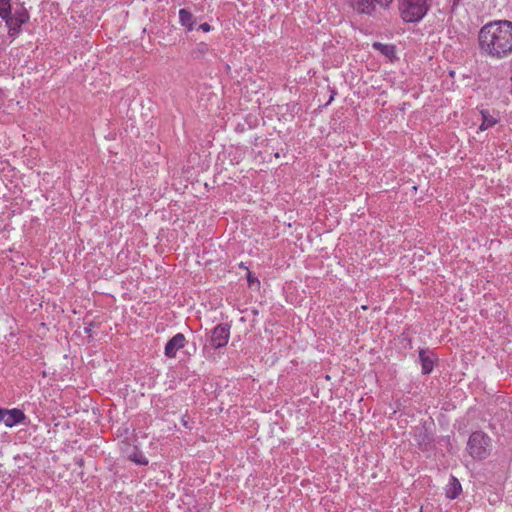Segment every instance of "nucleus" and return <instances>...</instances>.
<instances>
[{
    "label": "nucleus",
    "mask_w": 512,
    "mask_h": 512,
    "mask_svg": "<svg viewBox=\"0 0 512 512\" xmlns=\"http://www.w3.org/2000/svg\"><path fill=\"white\" fill-rule=\"evenodd\" d=\"M480 54L492 60H502L512 54V22L491 21L481 27L478 33Z\"/></svg>",
    "instance_id": "nucleus-1"
},
{
    "label": "nucleus",
    "mask_w": 512,
    "mask_h": 512,
    "mask_svg": "<svg viewBox=\"0 0 512 512\" xmlns=\"http://www.w3.org/2000/svg\"><path fill=\"white\" fill-rule=\"evenodd\" d=\"M466 449L473 459L483 460L492 451V439L483 431H475L469 436Z\"/></svg>",
    "instance_id": "nucleus-2"
},
{
    "label": "nucleus",
    "mask_w": 512,
    "mask_h": 512,
    "mask_svg": "<svg viewBox=\"0 0 512 512\" xmlns=\"http://www.w3.org/2000/svg\"><path fill=\"white\" fill-rule=\"evenodd\" d=\"M428 4L426 0H400L399 10L405 22L416 23L427 14Z\"/></svg>",
    "instance_id": "nucleus-3"
},
{
    "label": "nucleus",
    "mask_w": 512,
    "mask_h": 512,
    "mask_svg": "<svg viewBox=\"0 0 512 512\" xmlns=\"http://www.w3.org/2000/svg\"><path fill=\"white\" fill-rule=\"evenodd\" d=\"M231 326L228 323H220L216 325L212 330L209 337V345L213 349H219L225 347L228 344L230 338Z\"/></svg>",
    "instance_id": "nucleus-4"
},
{
    "label": "nucleus",
    "mask_w": 512,
    "mask_h": 512,
    "mask_svg": "<svg viewBox=\"0 0 512 512\" xmlns=\"http://www.w3.org/2000/svg\"><path fill=\"white\" fill-rule=\"evenodd\" d=\"M393 0H349L351 8L358 14L371 15L376 6L388 7Z\"/></svg>",
    "instance_id": "nucleus-5"
},
{
    "label": "nucleus",
    "mask_w": 512,
    "mask_h": 512,
    "mask_svg": "<svg viewBox=\"0 0 512 512\" xmlns=\"http://www.w3.org/2000/svg\"><path fill=\"white\" fill-rule=\"evenodd\" d=\"M26 416L20 409H4L0 408V423H4L7 427H13L25 420Z\"/></svg>",
    "instance_id": "nucleus-6"
},
{
    "label": "nucleus",
    "mask_w": 512,
    "mask_h": 512,
    "mask_svg": "<svg viewBox=\"0 0 512 512\" xmlns=\"http://www.w3.org/2000/svg\"><path fill=\"white\" fill-rule=\"evenodd\" d=\"M186 338L184 334L177 333L165 345L164 354L168 358H174L177 351L185 346Z\"/></svg>",
    "instance_id": "nucleus-7"
},
{
    "label": "nucleus",
    "mask_w": 512,
    "mask_h": 512,
    "mask_svg": "<svg viewBox=\"0 0 512 512\" xmlns=\"http://www.w3.org/2000/svg\"><path fill=\"white\" fill-rule=\"evenodd\" d=\"M419 360L422 367L423 374H430L434 368L435 359L431 353H427L424 350L419 352Z\"/></svg>",
    "instance_id": "nucleus-8"
},
{
    "label": "nucleus",
    "mask_w": 512,
    "mask_h": 512,
    "mask_svg": "<svg viewBox=\"0 0 512 512\" xmlns=\"http://www.w3.org/2000/svg\"><path fill=\"white\" fill-rule=\"evenodd\" d=\"M179 22L182 26H184L188 31H192L195 26V18L193 14L187 9L179 10Z\"/></svg>",
    "instance_id": "nucleus-9"
},
{
    "label": "nucleus",
    "mask_w": 512,
    "mask_h": 512,
    "mask_svg": "<svg viewBox=\"0 0 512 512\" xmlns=\"http://www.w3.org/2000/svg\"><path fill=\"white\" fill-rule=\"evenodd\" d=\"M482 123L479 126L480 131H485L494 125H496L499 121L497 116L491 115L488 110H481L480 112Z\"/></svg>",
    "instance_id": "nucleus-10"
},
{
    "label": "nucleus",
    "mask_w": 512,
    "mask_h": 512,
    "mask_svg": "<svg viewBox=\"0 0 512 512\" xmlns=\"http://www.w3.org/2000/svg\"><path fill=\"white\" fill-rule=\"evenodd\" d=\"M461 491L462 488L460 482L455 477H451L446 489L447 497L450 499H455L459 496Z\"/></svg>",
    "instance_id": "nucleus-11"
},
{
    "label": "nucleus",
    "mask_w": 512,
    "mask_h": 512,
    "mask_svg": "<svg viewBox=\"0 0 512 512\" xmlns=\"http://www.w3.org/2000/svg\"><path fill=\"white\" fill-rule=\"evenodd\" d=\"M3 20H5V23L8 27V34L11 37H15L20 33L22 24H20L17 20L12 18V14H10L7 18H4Z\"/></svg>",
    "instance_id": "nucleus-12"
},
{
    "label": "nucleus",
    "mask_w": 512,
    "mask_h": 512,
    "mask_svg": "<svg viewBox=\"0 0 512 512\" xmlns=\"http://www.w3.org/2000/svg\"><path fill=\"white\" fill-rule=\"evenodd\" d=\"M11 13L10 0H0V17L7 18Z\"/></svg>",
    "instance_id": "nucleus-13"
},
{
    "label": "nucleus",
    "mask_w": 512,
    "mask_h": 512,
    "mask_svg": "<svg viewBox=\"0 0 512 512\" xmlns=\"http://www.w3.org/2000/svg\"><path fill=\"white\" fill-rule=\"evenodd\" d=\"M373 47L377 50H380L386 56H392L394 54V47L391 45H385L379 42H375Z\"/></svg>",
    "instance_id": "nucleus-14"
},
{
    "label": "nucleus",
    "mask_w": 512,
    "mask_h": 512,
    "mask_svg": "<svg viewBox=\"0 0 512 512\" xmlns=\"http://www.w3.org/2000/svg\"><path fill=\"white\" fill-rule=\"evenodd\" d=\"M12 18H14L20 24L23 25L24 23H26L29 20V14L27 13V11L23 10V11H19V12H16L15 14H13Z\"/></svg>",
    "instance_id": "nucleus-15"
},
{
    "label": "nucleus",
    "mask_w": 512,
    "mask_h": 512,
    "mask_svg": "<svg viewBox=\"0 0 512 512\" xmlns=\"http://www.w3.org/2000/svg\"><path fill=\"white\" fill-rule=\"evenodd\" d=\"M247 281L250 287H259L260 285V281L255 276H253V274L250 271H248L247 273Z\"/></svg>",
    "instance_id": "nucleus-16"
},
{
    "label": "nucleus",
    "mask_w": 512,
    "mask_h": 512,
    "mask_svg": "<svg viewBox=\"0 0 512 512\" xmlns=\"http://www.w3.org/2000/svg\"><path fill=\"white\" fill-rule=\"evenodd\" d=\"M199 29H201L204 32H210L212 27L208 23H202V24L199 25Z\"/></svg>",
    "instance_id": "nucleus-17"
},
{
    "label": "nucleus",
    "mask_w": 512,
    "mask_h": 512,
    "mask_svg": "<svg viewBox=\"0 0 512 512\" xmlns=\"http://www.w3.org/2000/svg\"><path fill=\"white\" fill-rule=\"evenodd\" d=\"M84 331L86 334H88L89 336L91 335V331H92V324L90 323L88 326H86L84 328Z\"/></svg>",
    "instance_id": "nucleus-18"
},
{
    "label": "nucleus",
    "mask_w": 512,
    "mask_h": 512,
    "mask_svg": "<svg viewBox=\"0 0 512 512\" xmlns=\"http://www.w3.org/2000/svg\"><path fill=\"white\" fill-rule=\"evenodd\" d=\"M140 464H148V461H144V462H141L139 461Z\"/></svg>",
    "instance_id": "nucleus-19"
}]
</instances>
